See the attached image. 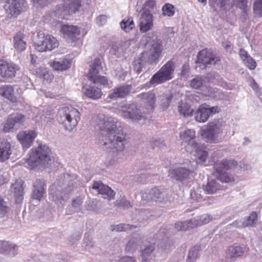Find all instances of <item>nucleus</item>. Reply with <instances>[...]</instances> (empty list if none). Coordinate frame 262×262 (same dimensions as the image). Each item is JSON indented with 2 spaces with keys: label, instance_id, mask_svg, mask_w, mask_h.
I'll use <instances>...</instances> for the list:
<instances>
[{
  "label": "nucleus",
  "instance_id": "ea45409f",
  "mask_svg": "<svg viewBox=\"0 0 262 262\" xmlns=\"http://www.w3.org/2000/svg\"><path fill=\"white\" fill-rule=\"evenodd\" d=\"M33 72L35 73L40 78L49 81L52 78V76L49 74L48 70L45 67H39L36 69H33Z\"/></svg>",
  "mask_w": 262,
  "mask_h": 262
},
{
  "label": "nucleus",
  "instance_id": "c756f323",
  "mask_svg": "<svg viewBox=\"0 0 262 262\" xmlns=\"http://www.w3.org/2000/svg\"><path fill=\"white\" fill-rule=\"evenodd\" d=\"M49 64L53 70L57 71H62L70 67L71 62L66 59H62L59 60H51L49 62Z\"/></svg>",
  "mask_w": 262,
  "mask_h": 262
},
{
  "label": "nucleus",
  "instance_id": "c85d7f7f",
  "mask_svg": "<svg viewBox=\"0 0 262 262\" xmlns=\"http://www.w3.org/2000/svg\"><path fill=\"white\" fill-rule=\"evenodd\" d=\"M14 48L18 51H23L27 47L25 35L21 32H18L13 37Z\"/></svg>",
  "mask_w": 262,
  "mask_h": 262
},
{
  "label": "nucleus",
  "instance_id": "2f4dec72",
  "mask_svg": "<svg viewBox=\"0 0 262 262\" xmlns=\"http://www.w3.org/2000/svg\"><path fill=\"white\" fill-rule=\"evenodd\" d=\"M151 195L153 196V201L160 203L168 201L167 193L163 189L154 188L151 189Z\"/></svg>",
  "mask_w": 262,
  "mask_h": 262
},
{
  "label": "nucleus",
  "instance_id": "774afa93",
  "mask_svg": "<svg viewBox=\"0 0 262 262\" xmlns=\"http://www.w3.org/2000/svg\"><path fill=\"white\" fill-rule=\"evenodd\" d=\"M234 4L242 9H245L247 6V0H233Z\"/></svg>",
  "mask_w": 262,
  "mask_h": 262
},
{
  "label": "nucleus",
  "instance_id": "338daca9",
  "mask_svg": "<svg viewBox=\"0 0 262 262\" xmlns=\"http://www.w3.org/2000/svg\"><path fill=\"white\" fill-rule=\"evenodd\" d=\"M151 189L145 191L142 193V198L144 201H153V196L151 195Z\"/></svg>",
  "mask_w": 262,
  "mask_h": 262
},
{
  "label": "nucleus",
  "instance_id": "39448f33",
  "mask_svg": "<svg viewBox=\"0 0 262 262\" xmlns=\"http://www.w3.org/2000/svg\"><path fill=\"white\" fill-rule=\"evenodd\" d=\"M162 50L161 40L156 38L150 43L149 48L141 54V60L143 62L151 64L156 63L159 60Z\"/></svg>",
  "mask_w": 262,
  "mask_h": 262
},
{
  "label": "nucleus",
  "instance_id": "9b49d317",
  "mask_svg": "<svg viewBox=\"0 0 262 262\" xmlns=\"http://www.w3.org/2000/svg\"><path fill=\"white\" fill-rule=\"evenodd\" d=\"M4 8L8 18H16L27 9L26 0H6Z\"/></svg>",
  "mask_w": 262,
  "mask_h": 262
},
{
  "label": "nucleus",
  "instance_id": "f3484780",
  "mask_svg": "<svg viewBox=\"0 0 262 262\" xmlns=\"http://www.w3.org/2000/svg\"><path fill=\"white\" fill-rule=\"evenodd\" d=\"M37 133L32 130H25L19 132L17 138L24 148H28L33 143Z\"/></svg>",
  "mask_w": 262,
  "mask_h": 262
},
{
  "label": "nucleus",
  "instance_id": "052dcab7",
  "mask_svg": "<svg viewBox=\"0 0 262 262\" xmlns=\"http://www.w3.org/2000/svg\"><path fill=\"white\" fill-rule=\"evenodd\" d=\"M156 5V2L155 0H148L144 4L143 9V11H149L150 10L152 9Z\"/></svg>",
  "mask_w": 262,
  "mask_h": 262
},
{
  "label": "nucleus",
  "instance_id": "f704fd0d",
  "mask_svg": "<svg viewBox=\"0 0 262 262\" xmlns=\"http://www.w3.org/2000/svg\"><path fill=\"white\" fill-rule=\"evenodd\" d=\"M222 188V186L216 180H211L208 182L204 190L208 194H213Z\"/></svg>",
  "mask_w": 262,
  "mask_h": 262
},
{
  "label": "nucleus",
  "instance_id": "c9c22d12",
  "mask_svg": "<svg viewBox=\"0 0 262 262\" xmlns=\"http://www.w3.org/2000/svg\"><path fill=\"white\" fill-rule=\"evenodd\" d=\"M193 149V151L195 152L194 156L198 158L200 162H204L208 156L207 152L204 150L203 145L199 144Z\"/></svg>",
  "mask_w": 262,
  "mask_h": 262
},
{
  "label": "nucleus",
  "instance_id": "9d476101",
  "mask_svg": "<svg viewBox=\"0 0 262 262\" xmlns=\"http://www.w3.org/2000/svg\"><path fill=\"white\" fill-rule=\"evenodd\" d=\"M236 165V162L234 161L223 160L218 161L214 165L215 171L213 173L214 177L223 182H230L232 178L229 177L226 171L233 168Z\"/></svg>",
  "mask_w": 262,
  "mask_h": 262
},
{
  "label": "nucleus",
  "instance_id": "0e129e2a",
  "mask_svg": "<svg viewBox=\"0 0 262 262\" xmlns=\"http://www.w3.org/2000/svg\"><path fill=\"white\" fill-rule=\"evenodd\" d=\"M163 142V140L159 138H153L150 140V144L153 148L155 147H161Z\"/></svg>",
  "mask_w": 262,
  "mask_h": 262
},
{
  "label": "nucleus",
  "instance_id": "49530a36",
  "mask_svg": "<svg viewBox=\"0 0 262 262\" xmlns=\"http://www.w3.org/2000/svg\"><path fill=\"white\" fill-rule=\"evenodd\" d=\"M9 118L13 122L15 126H19L22 125L26 121V117L21 114L17 113L11 115Z\"/></svg>",
  "mask_w": 262,
  "mask_h": 262
},
{
  "label": "nucleus",
  "instance_id": "a19ab883",
  "mask_svg": "<svg viewBox=\"0 0 262 262\" xmlns=\"http://www.w3.org/2000/svg\"><path fill=\"white\" fill-rule=\"evenodd\" d=\"M205 82V77L202 76H197L190 81V85L191 88L194 89H199L204 87Z\"/></svg>",
  "mask_w": 262,
  "mask_h": 262
},
{
  "label": "nucleus",
  "instance_id": "5701e85b",
  "mask_svg": "<svg viewBox=\"0 0 262 262\" xmlns=\"http://www.w3.org/2000/svg\"><path fill=\"white\" fill-rule=\"evenodd\" d=\"M60 32L64 37L72 40L77 39L80 33V31L78 27L69 25H62L61 27Z\"/></svg>",
  "mask_w": 262,
  "mask_h": 262
},
{
  "label": "nucleus",
  "instance_id": "a18cd8bd",
  "mask_svg": "<svg viewBox=\"0 0 262 262\" xmlns=\"http://www.w3.org/2000/svg\"><path fill=\"white\" fill-rule=\"evenodd\" d=\"M200 248L199 246H195L190 249L187 258V262H194L198 258Z\"/></svg>",
  "mask_w": 262,
  "mask_h": 262
},
{
  "label": "nucleus",
  "instance_id": "473e14b6",
  "mask_svg": "<svg viewBox=\"0 0 262 262\" xmlns=\"http://www.w3.org/2000/svg\"><path fill=\"white\" fill-rule=\"evenodd\" d=\"M239 54L244 63L248 68L250 70H253L255 68L256 66L255 61L248 55L245 50L241 49L239 51Z\"/></svg>",
  "mask_w": 262,
  "mask_h": 262
},
{
  "label": "nucleus",
  "instance_id": "b1692460",
  "mask_svg": "<svg viewBox=\"0 0 262 262\" xmlns=\"http://www.w3.org/2000/svg\"><path fill=\"white\" fill-rule=\"evenodd\" d=\"M12 153L10 142L6 139H0V162H4L10 158Z\"/></svg>",
  "mask_w": 262,
  "mask_h": 262
},
{
  "label": "nucleus",
  "instance_id": "423d86ee",
  "mask_svg": "<svg viewBox=\"0 0 262 262\" xmlns=\"http://www.w3.org/2000/svg\"><path fill=\"white\" fill-rule=\"evenodd\" d=\"M174 69L175 62L171 60L168 61L152 76L149 81L150 84L156 85L171 79Z\"/></svg>",
  "mask_w": 262,
  "mask_h": 262
},
{
  "label": "nucleus",
  "instance_id": "dca6fc26",
  "mask_svg": "<svg viewBox=\"0 0 262 262\" xmlns=\"http://www.w3.org/2000/svg\"><path fill=\"white\" fill-rule=\"evenodd\" d=\"M220 61L219 57L206 49L200 51L198 55V62L202 63L205 67L215 65Z\"/></svg>",
  "mask_w": 262,
  "mask_h": 262
},
{
  "label": "nucleus",
  "instance_id": "412c9836",
  "mask_svg": "<svg viewBox=\"0 0 262 262\" xmlns=\"http://www.w3.org/2000/svg\"><path fill=\"white\" fill-rule=\"evenodd\" d=\"M138 97L142 99L146 113L152 112L155 107V94L152 92H148L142 93L138 95Z\"/></svg>",
  "mask_w": 262,
  "mask_h": 262
},
{
  "label": "nucleus",
  "instance_id": "bf43d9fd",
  "mask_svg": "<svg viewBox=\"0 0 262 262\" xmlns=\"http://www.w3.org/2000/svg\"><path fill=\"white\" fill-rule=\"evenodd\" d=\"M115 205L117 207H123L126 208H128L131 207L130 202L124 199L116 201Z\"/></svg>",
  "mask_w": 262,
  "mask_h": 262
},
{
  "label": "nucleus",
  "instance_id": "4c0bfd02",
  "mask_svg": "<svg viewBox=\"0 0 262 262\" xmlns=\"http://www.w3.org/2000/svg\"><path fill=\"white\" fill-rule=\"evenodd\" d=\"M172 98V95L171 94H164L160 96V105L163 111L169 107Z\"/></svg>",
  "mask_w": 262,
  "mask_h": 262
},
{
  "label": "nucleus",
  "instance_id": "7ed1b4c3",
  "mask_svg": "<svg viewBox=\"0 0 262 262\" xmlns=\"http://www.w3.org/2000/svg\"><path fill=\"white\" fill-rule=\"evenodd\" d=\"M51 151L48 146L40 144L32 148L29 153L27 163L31 169L36 167L45 168L51 164Z\"/></svg>",
  "mask_w": 262,
  "mask_h": 262
},
{
  "label": "nucleus",
  "instance_id": "393cba45",
  "mask_svg": "<svg viewBox=\"0 0 262 262\" xmlns=\"http://www.w3.org/2000/svg\"><path fill=\"white\" fill-rule=\"evenodd\" d=\"M180 138L184 142L187 143L192 148L196 147L200 143L195 142V132L193 129H187L180 134Z\"/></svg>",
  "mask_w": 262,
  "mask_h": 262
},
{
  "label": "nucleus",
  "instance_id": "09e8293b",
  "mask_svg": "<svg viewBox=\"0 0 262 262\" xmlns=\"http://www.w3.org/2000/svg\"><path fill=\"white\" fill-rule=\"evenodd\" d=\"M204 95L212 98H220L219 90L210 87H206Z\"/></svg>",
  "mask_w": 262,
  "mask_h": 262
},
{
  "label": "nucleus",
  "instance_id": "58836bf2",
  "mask_svg": "<svg viewBox=\"0 0 262 262\" xmlns=\"http://www.w3.org/2000/svg\"><path fill=\"white\" fill-rule=\"evenodd\" d=\"M244 227L254 226L257 221V213L253 211L248 216L245 217L242 219Z\"/></svg>",
  "mask_w": 262,
  "mask_h": 262
},
{
  "label": "nucleus",
  "instance_id": "a878e982",
  "mask_svg": "<svg viewBox=\"0 0 262 262\" xmlns=\"http://www.w3.org/2000/svg\"><path fill=\"white\" fill-rule=\"evenodd\" d=\"M17 247L6 241H0V252L4 253L7 258L13 257L16 254Z\"/></svg>",
  "mask_w": 262,
  "mask_h": 262
},
{
  "label": "nucleus",
  "instance_id": "f257e3e1",
  "mask_svg": "<svg viewBox=\"0 0 262 262\" xmlns=\"http://www.w3.org/2000/svg\"><path fill=\"white\" fill-rule=\"evenodd\" d=\"M96 121L100 130L99 144L113 157L116 156L127 143L123 127L115 118L104 115L98 117Z\"/></svg>",
  "mask_w": 262,
  "mask_h": 262
},
{
  "label": "nucleus",
  "instance_id": "8fccbe9b",
  "mask_svg": "<svg viewBox=\"0 0 262 262\" xmlns=\"http://www.w3.org/2000/svg\"><path fill=\"white\" fill-rule=\"evenodd\" d=\"M229 0H212L214 3V8L217 9L219 8L221 10H224L227 9L228 2Z\"/></svg>",
  "mask_w": 262,
  "mask_h": 262
},
{
  "label": "nucleus",
  "instance_id": "2eb2a0df",
  "mask_svg": "<svg viewBox=\"0 0 262 262\" xmlns=\"http://www.w3.org/2000/svg\"><path fill=\"white\" fill-rule=\"evenodd\" d=\"M19 70V67L13 63H8L4 60H0V77L5 79L14 78L16 73Z\"/></svg>",
  "mask_w": 262,
  "mask_h": 262
},
{
  "label": "nucleus",
  "instance_id": "37998d69",
  "mask_svg": "<svg viewBox=\"0 0 262 262\" xmlns=\"http://www.w3.org/2000/svg\"><path fill=\"white\" fill-rule=\"evenodd\" d=\"M121 29L126 32H129L135 27V24L132 18H125L120 23Z\"/></svg>",
  "mask_w": 262,
  "mask_h": 262
},
{
  "label": "nucleus",
  "instance_id": "aec40b11",
  "mask_svg": "<svg viewBox=\"0 0 262 262\" xmlns=\"http://www.w3.org/2000/svg\"><path fill=\"white\" fill-rule=\"evenodd\" d=\"M140 30L145 33L153 27V16L149 11H143L139 18Z\"/></svg>",
  "mask_w": 262,
  "mask_h": 262
},
{
  "label": "nucleus",
  "instance_id": "f03ea898",
  "mask_svg": "<svg viewBox=\"0 0 262 262\" xmlns=\"http://www.w3.org/2000/svg\"><path fill=\"white\" fill-rule=\"evenodd\" d=\"M78 185L79 181L76 177L66 174L64 176L63 180L60 179L51 186L50 197L56 203L61 204Z\"/></svg>",
  "mask_w": 262,
  "mask_h": 262
},
{
  "label": "nucleus",
  "instance_id": "a211bd4d",
  "mask_svg": "<svg viewBox=\"0 0 262 262\" xmlns=\"http://www.w3.org/2000/svg\"><path fill=\"white\" fill-rule=\"evenodd\" d=\"M132 89L129 84H124L114 88L108 94L107 99L116 100L119 98H123L127 96Z\"/></svg>",
  "mask_w": 262,
  "mask_h": 262
},
{
  "label": "nucleus",
  "instance_id": "79ce46f5",
  "mask_svg": "<svg viewBox=\"0 0 262 262\" xmlns=\"http://www.w3.org/2000/svg\"><path fill=\"white\" fill-rule=\"evenodd\" d=\"M244 250L241 247H230L227 251V255L231 258L237 257L244 254Z\"/></svg>",
  "mask_w": 262,
  "mask_h": 262
},
{
  "label": "nucleus",
  "instance_id": "603ef678",
  "mask_svg": "<svg viewBox=\"0 0 262 262\" xmlns=\"http://www.w3.org/2000/svg\"><path fill=\"white\" fill-rule=\"evenodd\" d=\"M83 196H78L73 200L72 206L75 209V211H78L80 210L81 206L83 202Z\"/></svg>",
  "mask_w": 262,
  "mask_h": 262
},
{
  "label": "nucleus",
  "instance_id": "bb28decb",
  "mask_svg": "<svg viewBox=\"0 0 262 262\" xmlns=\"http://www.w3.org/2000/svg\"><path fill=\"white\" fill-rule=\"evenodd\" d=\"M45 183L43 181L37 180L34 184V189L32 192V198L34 199L40 201L45 193Z\"/></svg>",
  "mask_w": 262,
  "mask_h": 262
},
{
  "label": "nucleus",
  "instance_id": "cd10ccee",
  "mask_svg": "<svg viewBox=\"0 0 262 262\" xmlns=\"http://www.w3.org/2000/svg\"><path fill=\"white\" fill-rule=\"evenodd\" d=\"M82 91L86 97L92 99H99L102 95L101 90L95 86H84Z\"/></svg>",
  "mask_w": 262,
  "mask_h": 262
},
{
  "label": "nucleus",
  "instance_id": "20e7f679",
  "mask_svg": "<svg viewBox=\"0 0 262 262\" xmlns=\"http://www.w3.org/2000/svg\"><path fill=\"white\" fill-rule=\"evenodd\" d=\"M58 115L59 121L63 124L64 129L69 132L73 130L80 118L79 111L72 106L61 108Z\"/></svg>",
  "mask_w": 262,
  "mask_h": 262
},
{
  "label": "nucleus",
  "instance_id": "13d9d810",
  "mask_svg": "<svg viewBox=\"0 0 262 262\" xmlns=\"http://www.w3.org/2000/svg\"><path fill=\"white\" fill-rule=\"evenodd\" d=\"M7 203L3 198L0 195V217L3 216L6 212Z\"/></svg>",
  "mask_w": 262,
  "mask_h": 262
},
{
  "label": "nucleus",
  "instance_id": "5fc2aeb1",
  "mask_svg": "<svg viewBox=\"0 0 262 262\" xmlns=\"http://www.w3.org/2000/svg\"><path fill=\"white\" fill-rule=\"evenodd\" d=\"M136 227L133 225L121 224L116 225L115 229L117 231H124L129 230H132L133 228H135Z\"/></svg>",
  "mask_w": 262,
  "mask_h": 262
},
{
  "label": "nucleus",
  "instance_id": "864d4df0",
  "mask_svg": "<svg viewBox=\"0 0 262 262\" xmlns=\"http://www.w3.org/2000/svg\"><path fill=\"white\" fill-rule=\"evenodd\" d=\"M162 11L164 15L171 16L174 14L173 7L169 4H167L163 6Z\"/></svg>",
  "mask_w": 262,
  "mask_h": 262
},
{
  "label": "nucleus",
  "instance_id": "f8f14e48",
  "mask_svg": "<svg viewBox=\"0 0 262 262\" xmlns=\"http://www.w3.org/2000/svg\"><path fill=\"white\" fill-rule=\"evenodd\" d=\"M101 70V61L100 59L97 58L90 65V69L87 76L88 78L94 84L106 85L108 83L107 79L104 76L99 75Z\"/></svg>",
  "mask_w": 262,
  "mask_h": 262
},
{
  "label": "nucleus",
  "instance_id": "4d7b16f0",
  "mask_svg": "<svg viewBox=\"0 0 262 262\" xmlns=\"http://www.w3.org/2000/svg\"><path fill=\"white\" fill-rule=\"evenodd\" d=\"M15 126L12 120L9 117L7 120L4 123L3 130L4 133L10 132Z\"/></svg>",
  "mask_w": 262,
  "mask_h": 262
},
{
  "label": "nucleus",
  "instance_id": "680f3d73",
  "mask_svg": "<svg viewBox=\"0 0 262 262\" xmlns=\"http://www.w3.org/2000/svg\"><path fill=\"white\" fill-rule=\"evenodd\" d=\"M147 62H143L141 60V55L139 57L138 59L135 61L134 65V70H136L138 73H140L141 71L142 68Z\"/></svg>",
  "mask_w": 262,
  "mask_h": 262
},
{
  "label": "nucleus",
  "instance_id": "6ab92c4d",
  "mask_svg": "<svg viewBox=\"0 0 262 262\" xmlns=\"http://www.w3.org/2000/svg\"><path fill=\"white\" fill-rule=\"evenodd\" d=\"M92 188L97 190L102 197L108 201L114 199L115 192L107 185H104L100 182H95Z\"/></svg>",
  "mask_w": 262,
  "mask_h": 262
},
{
  "label": "nucleus",
  "instance_id": "1a4fd4ad",
  "mask_svg": "<svg viewBox=\"0 0 262 262\" xmlns=\"http://www.w3.org/2000/svg\"><path fill=\"white\" fill-rule=\"evenodd\" d=\"M120 112L123 118L133 122H138L145 119V114L134 103L122 105L120 107Z\"/></svg>",
  "mask_w": 262,
  "mask_h": 262
},
{
  "label": "nucleus",
  "instance_id": "4be33fe9",
  "mask_svg": "<svg viewBox=\"0 0 262 262\" xmlns=\"http://www.w3.org/2000/svg\"><path fill=\"white\" fill-rule=\"evenodd\" d=\"M194 169V168L190 169L183 166H178L172 169L170 174L172 179L176 181H183L188 178L190 171Z\"/></svg>",
  "mask_w": 262,
  "mask_h": 262
},
{
  "label": "nucleus",
  "instance_id": "7c9ffc66",
  "mask_svg": "<svg viewBox=\"0 0 262 262\" xmlns=\"http://www.w3.org/2000/svg\"><path fill=\"white\" fill-rule=\"evenodd\" d=\"M0 95L11 102H16V98L14 96V89L10 85H5L0 87Z\"/></svg>",
  "mask_w": 262,
  "mask_h": 262
},
{
  "label": "nucleus",
  "instance_id": "3c124183",
  "mask_svg": "<svg viewBox=\"0 0 262 262\" xmlns=\"http://www.w3.org/2000/svg\"><path fill=\"white\" fill-rule=\"evenodd\" d=\"M139 244L136 239H131L127 244L125 250L128 252L134 251L138 247Z\"/></svg>",
  "mask_w": 262,
  "mask_h": 262
},
{
  "label": "nucleus",
  "instance_id": "ddd939ff",
  "mask_svg": "<svg viewBox=\"0 0 262 262\" xmlns=\"http://www.w3.org/2000/svg\"><path fill=\"white\" fill-rule=\"evenodd\" d=\"M218 112L219 108L217 106L210 107L206 104H202L195 113V119L199 122H205L210 116Z\"/></svg>",
  "mask_w": 262,
  "mask_h": 262
},
{
  "label": "nucleus",
  "instance_id": "6e6d98bb",
  "mask_svg": "<svg viewBox=\"0 0 262 262\" xmlns=\"http://www.w3.org/2000/svg\"><path fill=\"white\" fill-rule=\"evenodd\" d=\"M253 10L255 14L262 16V0H256L253 4Z\"/></svg>",
  "mask_w": 262,
  "mask_h": 262
},
{
  "label": "nucleus",
  "instance_id": "e2e57ef3",
  "mask_svg": "<svg viewBox=\"0 0 262 262\" xmlns=\"http://www.w3.org/2000/svg\"><path fill=\"white\" fill-rule=\"evenodd\" d=\"M42 120L46 121L47 123H52L54 120V115L51 113V111L46 112V114H43L41 117Z\"/></svg>",
  "mask_w": 262,
  "mask_h": 262
},
{
  "label": "nucleus",
  "instance_id": "69168bd1",
  "mask_svg": "<svg viewBox=\"0 0 262 262\" xmlns=\"http://www.w3.org/2000/svg\"><path fill=\"white\" fill-rule=\"evenodd\" d=\"M162 239V241L159 244V248L164 251L168 250L170 246L169 242L166 239H163V238Z\"/></svg>",
  "mask_w": 262,
  "mask_h": 262
},
{
  "label": "nucleus",
  "instance_id": "72a5a7b5",
  "mask_svg": "<svg viewBox=\"0 0 262 262\" xmlns=\"http://www.w3.org/2000/svg\"><path fill=\"white\" fill-rule=\"evenodd\" d=\"M11 190L13 192L15 197L17 200L21 201L22 196L24 193L23 187V181L21 180H17L12 184Z\"/></svg>",
  "mask_w": 262,
  "mask_h": 262
},
{
  "label": "nucleus",
  "instance_id": "c03bdc74",
  "mask_svg": "<svg viewBox=\"0 0 262 262\" xmlns=\"http://www.w3.org/2000/svg\"><path fill=\"white\" fill-rule=\"evenodd\" d=\"M178 107L180 113L184 116H189L192 115L193 110L190 108L188 103L181 102L179 103Z\"/></svg>",
  "mask_w": 262,
  "mask_h": 262
},
{
  "label": "nucleus",
  "instance_id": "e433bc0d",
  "mask_svg": "<svg viewBox=\"0 0 262 262\" xmlns=\"http://www.w3.org/2000/svg\"><path fill=\"white\" fill-rule=\"evenodd\" d=\"M155 249L154 245L151 244L146 246L142 250V261L147 262L149 259H151L152 254Z\"/></svg>",
  "mask_w": 262,
  "mask_h": 262
},
{
  "label": "nucleus",
  "instance_id": "6e6552de",
  "mask_svg": "<svg viewBox=\"0 0 262 262\" xmlns=\"http://www.w3.org/2000/svg\"><path fill=\"white\" fill-rule=\"evenodd\" d=\"M58 45L59 42L56 38L42 33H38L37 40L34 43L35 49L38 52L52 51Z\"/></svg>",
  "mask_w": 262,
  "mask_h": 262
},
{
  "label": "nucleus",
  "instance_id": "de8ad7c7",
  "mask_svg": "<svg viewBox=\"0 0 262 262\" xmlns=\"http://www.w3.org/2000/svg\"><path fill=\"white\" fill-rule=\"evenodd\" d=\"M204 189L200 187H197L191 190L190 192V198L192 200L199 201L202 199V193H203Z\"/></svg>",
  "mask_w": 262,
  "mask_h": 262
},
{
  "label": "nucleus",
  "instance_id": "0eeeda50",
  "mask_svg": "<svg viewBox=\"0 0 262 262\" xmlns=\"http://www.w3.org/2000/svg\"><path fill=\"white\" fill-rule=\"evenodd\" d=\"M224 127L222 121L214 120L207 124L206 127L202 130L201 135L208 142L217 141L219 135L222 133Z\"/></svg>",
  "mask_w": 262,
  "mask_h": 262
},
{
  "label": "nucleus",
  "instance_id": "4468645a",
  "mask_svg": "<svg viewBox=\"0 0 262 262\" xmlns=\"http://www.w3.org/2000/svg\"><path fill=\"white\" fill-rule=\"evenodd\" d=\"M81 6V0H65L64 5L59 6L55 11L57 16L67 15L75 13Z\"/></svg>",
  "mask_w": 262,
  "mask_h": 262
}]
</instances>
